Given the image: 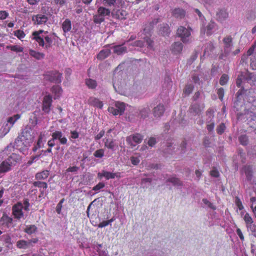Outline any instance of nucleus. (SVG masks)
<instances>
[{
	"instance_id": "f257e3e1",
	"label": "nucleus",
	"mask_w": 256,
	"mask_h": 256,
	"mask_svg": "<svg viewBox=\"0 0 256 256\" xmlns=\"http://www.w3.org/2000/svg\"><path fill=\"white\" fill-rule=\"evenodd\" d=\"M32 132L30 127L26 126L21 134L16 138L14 144L10 143L6 148V150L10 149V150L11 149L15 148L24 154H26L27 150L34 141V136Z\"/></svg>"
},
{
	"instance_id": "f03ea898",
	"label": "nucleus",
	"mask_w": 256,
	"mask_h": 256,
	"mask_svg": "<svg viewBox=\"0 0 256 256\" xmlns=\"http://www.w3.org/2000/svg\"><path fill=\"white\" fill-rule=\"evenodd\" d=\"M21 160L20 156L16 154H12L7 159L0 164V173L10 171L11 167Z\"/></svg>"
},
{
	"instance_id": "7ed1b4c3",
	"label": "nucleus",
	"mask_w": 256,
	"mask_h": 256,
	"mask_svg": "<svg viewBox=\"0 0 256 256\" xmlns=\"http://www.w3.org/2000/svg\"><path fill=\"white\" fill-rule=\"evenodd\" d=\"M44 32L42 30L33 32V39L35 40L40 46H44L45 48L48 49L51 47L52 40L48 36L43 35Z\"/></svg>"
},
{
	"instance_id": "20e7f679",
	"label": "nucleus",
	"mask_w": 256,
	"mask_h": 256,
	"mask_svg": "<svg viewBox=\"0 0 256 256\" xmlns=\"http://www.w3.org/2000/svg\"><path fill=\"white\" fill-rule=\"evenodd\" d=\"M158 20H156L152 22H148L144 25L143 29L142 34H144L145 36H141V38L146 42L147 46L149 49H153L154 48V42L150 38V36L154 25L156 24Z\"/></svg>"
},
{
	"instance_id": "39448f33",
	"label": "nucleus",
	"mask_w": 256,
	"mask_h": 256,
	"mask_svg": "<svg viewBox=\"0 0 256 256\" xmlns=\"http://www.w3.org/2000/svg\"><path fill=\"white\" fill-rule=\"evenodd\" d=\"M190 28H185L180 26L177 30V35L180 38L181 40L184 44H188L192 42Z\"/></svg>"
},
{
	"instance_id": "423d86ee",
	"label": "nucleus",
	"mask_w": 256,
	"mask_h": 256,
	"mask_svg": "<svg viewBox=\"0 0 256 256\" xmlns=\"http://www.w3.org/2000/svg\"><path fill=\"white\" fill-rule=\"evenodd\" d=\"M223 42L224 44V53L220 56L219 58L220 59L225 60L230 54L233 46L232 38L230 36H227L224 38Z\"/></svg>"
},
{
	"instance_id": "0eeeda50",
	"label": "nucleus",
	"mask_w": 256,
	"mask_h": 256,
	"mask_svg": "<svg viewBox=\"0 0 256 256\" xmlns=\"http://www.w3.org/2000/svg\"><path fill=\"white\" fill-rule=\"evenodd\" d=\"M144 138V136L142 134L136 133L130 135L126 138V142L128 144L132 146H134L136 144L140 143Z\"/></svg>"
},
{
	"instance_id": "6e6552de",
	"label": "nucleus",
	"mask_w": 256,
	"mask_h": 256,
	"mask_svg": "<svg viewBox=\"0 0 256 256\" xmlns=\"http://www.w3.org/2000/svg\"><path fill=\"white\" fill-rule=\"evenodd\" d=\"M128 15V12L122 8L114 9L112 12V17L118 20H126Z\"/></svg>"
},
{
	"instance_id": "1a4fd4ad",
	"label": "nucleus",
	"mask_w": 256,
	"mask_h": 256,
	"mask_svg": "<svg viewBox=\"0 0 256 256\" xmlns=\"http://www.w3.org/2000/svg\"><path fill=\"white\" fill-rule=\"evenodd\" d=\"M62 74L58 72H51L48 74H46L44 76V78L51 82L60 84L62 82Z\"/></svg>"
},
{
	"instance_id": "9d476101",
	"label": "nucleus",
	"mask_w": 256,
	"mask_h": 256,
	"mask_svg": "<svg viewBox=\"0 0 256 256\" xmlns=\"http://www.w3.org/2000/svg\"><path fill=\"white\" fill-rule=\"evenodd\" d=\"M98 177L100 179L102 178L103 177H104L106 180L114 179L120 178V173L112 172L102 170L101 172H99L98 174Z\"/></svg>"
},
{
	"instance_id": "9b49d317",
	"label": "nucleus",
	"mask_w": 256,
	"mask_h": 256,
	"mask_svg": "<svg viewBox=\"0 0 256 256\" xmlns=\"http://www.w3.org/2000/svg\"><path fill=\"white\" fill-rule=\"evenodd\" d=\"M52 101V97L50 94L44 96L42 101V110L45 113L48 114L50 112Z\"/></svg>"
},
{
	"instance_id": "f8f14e48",
	"label": "nucleus",
	"mask_w": 256,
	"mask_h": 256,
	"mask_svg": "<svg viewBox=\"0 0 256 256\" xmlns=\"http://www.w3.org/2000/svg\"><path fill=\"white\" fill-rule=\"evenodd\" d=\"M102 4L108 7L120 8L124 5L125 2L123 0H102Z\"/></svg>"
},
{
	"instance_id": "ddd939ff",
	"label": "nucleus",
	"mask_w": 256,
	"mask_h": 256,
	"mask_svg": "<svg viewBox=\"0 0 256 256\" xmlns=\"http://www.w3.org/2000/svg\"><path fill=\"white\" fill-rule=\"evenodd\" d=\"M204 103H195L190 106V111L194 115H199L204 110Z\"/></svg>"
},
{
	"instance_id": "4468645a",
	"label": "nucleus",
	"mask_w": 256,
	"mask_h": 256,
	"mask_svg": "<svg viewBox=\"0 0 256 256\" xmlns=\"http://www.w3.org/2000/svg\"><path fill=\"white\" fill-rule=\"evenodd\" d=\"M20 118V114H16L12 116L9 117L8 118V124L6 126L4 129L6 130L5 133L7 134L13 126L14 123Z\"/></svg>"
},
{
	"instance_id": "2eb2a0df",
	"label": "nucleus",
	"mask_w": 256,
	"mask_h": 256,
	"mask_svg": "<svg viewBox=\"0 0 256 256\" xmlns=\"http://www.w3.org/2000/svg\"><path fill=\"white\" fill-rule=\"evenodd\" d=\"M23 206L22 203L18 202L12 207V214L16 218L20 219L23 217L24 214L22 212Z\"/></svg>"
},
{
	"instance_id": "dca6fc26",
	"label": "nucleus",
	"mask_w": 256,
	"mask_h": 256,
	"mask_svg": "<svg viewBox=\"0 0 256 256\" xmlns=\"http://www.w3.org/2000/svg\"><path fill=\"white\" fill-rule=\"evenodd\" d=\"M216 16L218 22L222 23L228 18V13L225 9H220L216 12Z\"/></svg>"
},
{
	"instance_id": "f3484780",
	"label": "nucleus",
	"mask_w": 256,
	"mask_h": 256,
	"mask_svg": "<svg viewBox=\"0 0 256 256\" xmlns=\"http://www.w3.org/2000/svg\"><path fill=\"white\" fill-rule=\"evenodd\" d=\"M52 136L55 139V140H58L59 142L62 144H66L67 143L68 140L64 136L62 132L56 130L52 134Z\"/></svg>"
},
{
	"instance_id": "a211bd4d",
	"label": "nucleus",
	"mask_w": 256,
	"mask_h": 256,
	"mask_svg": "<svg viewBox=\"0 0 256 256\" xmlns=\"http://www.w3.org/2000/svg\"><path fill=\"white\" fill-rule=\"evenodd\" d=\"M0 238L3 244L4 245L6 248L9 250L12 248V238L9 234H3L0 236Z\"/></svg>"
},
{
	"instance_id": "6ab92c4d",
	"label": "nucleus",
	"mask_w": 256,
	"mask_h": 256,
	"mask_svg": "<svg viewBox=\"0 0 256 256\" xmlns=\"http://www.w3.org/2000/svg\"><path fill=\"white\" fill-rule=\"evenodd\" d=\"M32 20L34 22L35 24H42L46 23L48 18L45 15L38 14L32 16Z\"/></svg>"
},
{
	"instance_id": "aec40b11",
	"label": "nucleus",
	"mask_w": 256,
	"mask_h": 256,
	"mask_svg": "<svg viewBox=\"0 0 256 256\" xmlns=\"http://www.w3.org/2000/svg\"><path fill=\"white\" fill-rule=\"evenodd\" d=\"M114 52L118 55H121L127 52V48L124 44L116 45L112 46Z\"/></svg>"
},
{
	"instance_id": "412c9836",
	"label": "nucleus",
	"mask_w": 256,
	"mask_h": 256,
	"mask_svg": "<svg viewBox=\"0 0 256 256\" xmlns=\"http://www.w3.org/2000/svg\"><path fill=\"white\" fill-rule=\"evenodd\" d=\"M88 103L91 106L98 108H102L103 106V104L102 102L94 97L90 98L88 100Z\"/></svg>"
},
{
	"instance_id": "4be33fe9",
	"label": "nucleus",
	"mask_w": 256,
	"mask_h": 256,
	"mask_svg": "<svg viewBox=\"0 0 256 256\" xmlns=\"http://www.w3.org/2000/svg\"><path fill=\"white\" fill-rule=\"evenodd\" d=\"M218 29L217 24L214 21L210 20L206 26V34L210 36L212 34L214 30Z\"/></svg>"
},
{
	"instance_id": "5701e85b",
	"label": "nucleus",
	"mask_w": 256,
	"mask_h": 256,
	"mask_svg": "<svg viewBox=\"0 0 256 256\" xmlns=\"http://www.w3.org/2000/svg\"><path fill=\"white\" fill-rule=\"evenodd\" d=\"M172 14L177 18L182 19L185 16L186 11L182 8H176L172 10Z\"/></svg>"
},
{
	"instance_id": "b1692460",
	"label": "nucleus",
	"mask_w": 256,
	"mask_h": 256,
	"mask_svg": "<svg viewBox=\"0 0 256 256\" xmlns=\"http://www.w3.org/2000/svg\"><path fill=\"white\" fill-rule=\"evenodd\" d=\"M164 110V106L162 104H159L154 108L153 114L156 118H160L163 114Z\"/></svg>"
},
{
	"instance_id": "393cba45",
	"label": "nucleus",
	"mask_w": 256,
	"mask_h": 256,
	"mask_svg": "<svg viewBox=\"0 0 256 256\" xmlns=\"http://www.w3.org/2000/svg\"><path fill=\"white\" fill-rule=\"evenodd\" d=\"M183 48V44L180 42H176L172 46V50L175 54L180 53Z\"/></svg>"
},
{
	"instance_id": "a878e982",
	"label": "nucleus",
	"mask_w": 256,
	"mask_h": 256,
	"mask_svg": "<svg viewBox=\"0 0 256 256\" xmlns=\"http://www.w3.org/2000/svg\"><path fill=\"white\" fill-rule=\"evenodd\" d=\"M97 12L104 18L106 16H110V14H112V12L109 8L102 6L98 8Z\"/></svg>"
},
{
	"instance_id": "bb28decb",
	"label": "nucleus",
	"mask_w": 256,
	"mask_h": 256,
	"mask_svg": "<svg viewBox=\"0 0 256 256\" xmlns=\"http://www.w3.org/2000/svg\"><path fill=\"white\" fill-rule=\"evenodd\" d=\"M110 54V50L108 48H104L101 50L97 54V58L99 60H103L108 57Z\"/></svg>"
},
{
	"instance_id": "cd10ccee",
	"label": "nucleus",
	"mask_w": 256,
	"mask_h": 256,
	"mask_svg": "<svg viewBox=\"0 0 256 256\" xmlns=\"http://www.w3.org/2000/svg\"><path fill=\"white\" fill-rule=\"evenodd\" d=\"M52 92L54 94V98L56 99L60 97L62 90L59 86H54L52 88Z\"/></svg>"
},
{
	"instance_id": "c85d7f7f",
	"label": "nucleus",
	"mask_w": 256,
	"mask_h": 256,
	"mask_svg": "<svg viewBox=\"0 0 256 256\" xmlns=\"http://www.w3.org/2000/svg\"><path fill=\"white\" fill-rule=\"evenodd\" d=\"M62 27L64 32H70L72 29L71 21L69 19H66L62 22Z\"/></svg>"
},
{
	"instance_id": "c756f323",
	"label": "nucleus",
	"mask_w": 256,
	"mask_h": 256,
	"mask_svg": "<svg viewBox=\"0 0 256 256\" xmlns=\"http://www.w3.org/2000/svg\"><path fill=\"white\" fill-rule=\"evenodd\" d=\"M38 231L37 227L34 224L27 225L24 229V232L28 234H35Z\"/></svg>"
},
{
	"instance_id": "7c9ffc66",
	"label": "nucleus",
	"mask_w": 256,
	"mask_h": 256,
	"mask_svg": "<svg viewBox=\"0 0 256 256\" xmlns=\"http://www.w3.org/2000/svg\"><path fill=\"white\" fill-rule=\"evenodd\" d=\"M150 111L148 106L142 108L139 110V116L140 118L144 119L148 116Z\"/></svg>"
},
{
	"instance_id": "2f4dec72",
	"label": "nucleus",
	"mask_w": 256,
	"mask_h": 256,
	"mask_svg": "<svg viewBox=\"0 0 256 256\" xmlns=\"http://www.w3.org/2000/svg\"><path fill=\"white\" fill-rule=\"evenodd\" d=\"M246 18L252 21L256 19V10H252L247 12L246 15Z\"/></svg>"
},
{
	"instance_id": "473e14b6",
	"label": "nucleus",
	"mask_w": 256,
	"mask_h": 256,
	"mask_svg": "<svg viewBox=\"0 0 256 256\" xmlns=\"http://www.w3.org/2000/svg\"><path fill=\"white\" fill-rule=\"evenodd\" d=\"M29 54L30 56L37 60L42 59L44 56V54L32 50H30Z\"/></svg>"
},
{
	"instance_id": "72a5a7b5",
	"label": "nucleus",
	"mask_w": 256,
	"mask_h": 256,
	"mask_svg": "<svg viewBox=\"0 0 256 256\" xmlns=\"http://www.w3.org/2000/svg\"><path fill=\"white\" fill-rule=\"evenodd\" d=\"M206 123L214 122V111L212 108H208L206 112Z\"/></svg>"
},
{
	"instance_id": "f704fd0d",
	"label": "nucleus",
	"mask_w": 256,
	"mask_h": 256,
	"mask_svg": "<svg viewBox=\"0 0 256 256\" xmlns=\"http://www.w3.org/2000/svg\"><path fill=\"white\" fill-rule=\"evenodd\" d=\"M16 246L19 248L26 249L30 246V242L25 240H20L16 242Z\"/></svg>"
},
{
	"instance_id": "c9c22d12",
	"label": "nucleus",
	"mask_w": 256,
	"mask_h": 256,
	"mask_svg": "<svg viewBox=\"0 0 256 256\" xmlns=\"http://www.w3.org/2000/svg\"><path fill=\"white\" fill-rule=\"evenodd\" d=\"M49 175V172L48 170H44L40 172H38L36 175V180H42L46 179Z\"/></svg>"
},
{
	"instance_id": "e433bc0d",
	"label": "nucleus",
	"mask_w": 256,
	"mask_h": 256,
	"mask_svg": "<svg viewBox=\"0 0 256 256\" xmlns=\"http://www.w3.org/2000/svg\"><path fill=\"white\" fill-rule=\"evenodd\" d=\"M192 12L193 14H196L198 16V19L201 21L202 24H204V21L206 20L204 16L202 14V12L200 10L196 8H192Z\"/></svg>"
},
{
	"instance_id": "4c0bfd02",
	"label": "nucleus",
	"mask_w": 256,
	"mask_h": 256,
	"mask_svg": "<svg viewBox=\"0 0 256 256\" xmlns=\"http://www.w3.org/2000/svg\"><path fill=\"white\" fill-rule=\"evenodd\" d=\"M214 49V46L212 43L208 42L205 46V48L204 50V56H208L210 53Z\"/></svg>"
},
{
	"instance_id": "58836bf2",
	"label": "nucleus",
	"mask_w": 256,
	"mask_h": 256,
	"mask_svg": "<svg viewBox=\"0 0 256 256\" xmlns=\"http://www.w3.org/2000/svg\"><path fill=\"white\" fill-rule=\"evenodd\" d=\"M105 20V18L101 15H100L98 12L96 14L93 16V21L96 24H100L104 22Z\"/></svg>"
},
{
	"instance_id": "ea45409f",
	"label": "nucleus",
	"mask_w": 256,
	"mask_h": 256,
	"mask_svg": "<svg viewBox=\"0 0 256 256\" xmlns=\"http://www.w3.org/2000/svg\"><path fill=\"white\" fill-rule=\"evenodd\" d=\"M167 182H170L174 186H182V182L181 181L176 178L172 177L168 178L166 180Z\"/></svg>"
},
{
	"instance_id": "a19ab883",
	"label": "nucleus",
	"mask_w": 256,
	"mask_h": 256,
	"mask_svg": "<svg viewBox=\"0 0 256 256\" xmlns=\"http://www.w3.org/2000/svg\"><path fill=\"white\" fill-rule=\"evenodd\" d=\"M244 172L248 180H250L252 178V170L250 166H246L244 168Z\"/></svg>"
},
{
	"instance_id": "79ce46f5",
	"label": "nucleus",
	"mask_w": 256,
	"mask_h": 256,
	"mask_svg": "<svg viewBox=\"0 0 256 256\" xmlns=\"http://www.w3.org/2000/svg\"><path fill=\"white\" fill-rule=\"evenodd\" d=\"M116 110H118L120 112L124 113L125 110V104L124 102H117L115 104Z\"/></svg>"
},
{
	"instance_id": "37998d69",
	"label": "nucleus",
	"mask_w": 256,
	"mask_h": 256,
	"mask_svg": "<svg viewBox=\"0 0 256 256\" xmlns=\"http://www.w3.org/2000/svg\"><path fill=\"white\" fill-rule=\"evenodd\" d=\"M86 86L90 88H94L96 86V80L92 79H88L86 80Z\"/></svg>"
},
{
	"instance_id": "c03bdc74",
	"label": "nucleus",
	"mask_w": 256,
	"mask_h": 256,
	"mask_svg": "<svg viewBox=\"0 0 256 256\" xmlns=\"http://www.w3.org/2000/svg\"><path fill=\"white\" fill-rule=\"evenodd\" d=\"M6 48L10 49L12 51L16 52H22L24 50V48L22 47L18 46L17 45L8 46H7Z\"/></svg>"
},
{
	"instance_id": "a18cd8bd",
	"label": "nucleus",
	"mask_w": 256,
	"mask_h": 256,
	"mask_svg": "<svg viewBox=\"0 0 256 256\" xmlns=\"http://www.w3.org/2000/svg\"><path fill=\"white\" fill-rule=\"evenodd\" d=\"M202 202L204 204L205 206H208V208L216 210V206L213 204L212 202H210L206 198H203L202 200Z\"/></svg>"
},
{
	"instance_id": "49530a36",
	"label": "nucleus",
	"mask_w": 256,
	"mask_h": 256,
	"mask_svg": "<svg viewBox=\"0 0 256 256\" xmlns=\"http://www.w3.org/2000/svg\"><path fill=\"white\" fill-rule=\"evenodd\" d=\"M240 143L244 146H246L248 144V138L246 135L240 136L238 138Z\"/></svg>"
},
{
	"instance_id": "de8ad7c7",
	"label": "nucleus",
	"mask_w": 256,
	"mask_h": 256,
	"mask_svg": "<svg viewBox=\"0 0 256 256\" xmlns=\"http://www.w3.org/2000/svg\"><path fill=\"white\" fill-rule=\"evenodd\" d=\"M34 186L38 188H42L46 189L48 188V184L45 182H42L40 181L34 182Z\"/></svg>"
},
{
	"instance_id": "09e8293b",
	"label": "nucleus",
	"mask_w": 256,
	"mask_h": 256,
	"mask_svg": "<svg viewBox=\"0 0 256 256\" xmlns=\"http://www.w3.org/2000/svg\"><path fill=\"white\" fill-rule=\"evenodd\" d=\"M104 149H99L96 150L94 154V156L97 158H102L104 156Z\"/></svg>"
},
{
	"instance_id": "8fccbe9b",
	"label": "nucleus",
	"mask_w": 256,
	"mask_h": 256,
	"mask_svg": "<svg viewBox=\"0 0 256 256\" xmlns=\"http://www.w3.org/2000/svg\"><path fill=\"white\" fill-rule=\"evenodd\" d=\"M206 6H214L216 4L218 0H203Z\"/></svg>"
},
{
	"instance_id": "3c124183",
	"label": "nucleus",
	"mask_w": 256,
	"mask_h": 256,
	"mask_svg": "<svg viewBox=\"0 0 256 256\" xmlns=\"http://www.w3.org/2000/svg\"><path fill=\"white\" fill-rule=\"evenodd\" d=\"M194 86L192 84H187L184 89V92L186 94L188 95L192 92Z\"/></svg>"
},
{
	"instance_id": "603ef678",
	"label": "nucleus",
	"mask_w": 256,
	"mask_h": 256,
	"mask_svg": "<svg viewBox=\"0 0 256 256\" xmlns=\"http://www.w3.org/2000/svg\"><path fill=\"white\" fill-rule=\"evenodd\" d=\"M228 80V76L227 74H224L222 76L220 80V84L222 86H224L226 84Z\"/></svg>"
},
{
	"instance_id": "864d4df0",
	"label": "nucleus",
	"mask_w": 256,
	"mask_h": 256,
	"mask_svg": "<svg viewBox=\"0 0 256 256\" xmlns=\"http://www.w3.org/2000/svg\"><path fill=\"white\" fill-rule=\"evenodd\" d=\"M14 35L19 39L24 38L25 36L24 32L20 30H16L14 32Z\"/></svg>"
},
{
	"instance_id": "5fc2aeb1",
	"label": "nucleus",
	"mask_w": 256,
	"mask_h": 256,
	"mask_svg": "<svg viewBox=\"0 0 256 256\" xmlns=\"http://www.w3.org/2000/svg\"><path fill=\"white\" fill-rule=\"evenodd\" d=\"M104 146L106 147L109 149L114 150V144L112 140H109L108 139L106 140L104 142Z\"/></svg>"
},
{
	"instance_id": "6e6d98bb",
	"label": "nucleus",
	"mask_w": 256,
	"mask_h": 256,
	"mask_svg": "<svg viewBox=\"0 0 256 256\" xmlns=\"http://www.w3.org/2000/svg\"><path fill=\"white\" fill-rule=\"evenodd\" d=\"M248 230L254 234L256 232V225L252 222L246 225Z\"/></svg>"
},
{
	"instance_id": "4d7b16f0",
	"label": "nucleus",
	"mask_w": 256,
	"mask_h": 256,
	"mask_svg": "<svg viewBox=\"0 0 256 256\" xmlns=\"http://www.w3.org/2000/svg\"><path fill=\"white\" fill-rule=\"evenodd\" d=\"M225 129V124L224 123H221L216 128V132L218 134H222L224 132Z\"/></svg>"
},
{
	"instance_id": "13d9d810",
	"label": "nucleus",
	"mask_w": 256,
	"mask_h": 256,
	"mask_svg": "<svg viewBox=\"0 0 256 256\" xmlns=\"http://www.w3.org/2000/svg\"><path fill=\"white\" fill-rule=\"evenodd\" d=\"M108 110L110 113L114 115L122 114V112H120L118 110H116V106L110 107L108 108Z\"/></svg>"
},
{
	"instance_id": "bf43d9fd",
	"label": "nucleus",
	"mask_w": 256,
	"mask_h": 256,
	"mask_svg": "<svg viewBox=\"0 0 256 256\" xmlns=\"http://www.w3.org/2000/svg\"><path fill=\"white\" fill-rule=\"evenodd\" d=\"M108 110L110 113L114 115L122 114V112H120L118 110H116V106L110 107L108 108Z\"/></svg>"
},
{
	"instance_id": "052dcab7",
	"label": "nucleus",
	"mask_w": 256,
	"mask_h": 256,
	"mask_svg": "<svg viewBox=\"0 0 256 256\" xmlns=\"http://www.w3.org/2000/svg\"><path fill=\"white\" fill-rule=\"evenodd\" d=\"M244 220L246 222V225L253 222L252 219V217L250 216L248 213H246L244 217Z\"/></svg>"
},
{
	"instance_id": "680f3d73",
	"label": "nucleus",
	"mask_w": 256,
	"mask_h": 256,
	"mask_svg": "<svg viewBox=\"0 0 256 256\" xmlns=\"http://www.w3.org/2000/svg\"><path fill=\"white\" fill-rule=\"evenodd\" d=\"M132 164L134 166L138 165L140 162V157L132 156L130 158Z\"/></svg>"
},
{
	"instance_id": "e2e57ef3",
	"label": "nucleus",
	"mask_w": 256,
	"mask_h": 256,
	"mask_svg": "<svg viewBox=\"0 0 256 256\" xmlns=\"http://www.w3.org/2000/svg\"><path fill=\"white\" fill-rule=\"evenodd\" d=\"M9 16V14L6 10H0V20H4L6 18Z\"/></svg>"
},
{
	"instance_id": "0e129e2a",
	"label": "nucleus",
	"mask_w": 256,
	"mask_h": 256,
	"mask_svg": "<svg viewBox=\"0 0 256 256\" xmlns=\"http://www.w3.org/2000/svg\"><path fill=\"white\" fill-rule=\"evenodd\" d=\"M235 203L236 206H238V208L240 210H242L244 208V206H242V202L238 198L236 197L235 200Z\"/></svg>"
},
{
	"instance_id": "69168bd1",
	"label": "nucleus",
	"mask_w": 256,
	"mask_h": 256,
	"mask_svg": "<svg viewBox=\"0 0 256 256\" xmlns=\"http://www.w3.org/2000/svg\"><path fill=\"white\" fill-rule=\"evenodd\" d=\"M113 86L116 91L118 92H120L121 90V86L119 84L118 81H116V80H114L113 82Z\"/></svg>"
},
{
	"instance_id": "338daca9",
	"label": "nucleus",
	"mask_w": 256,
	"mask_h": 256,
	"mask_svg": "<svg viewBox=\"0 0 256 256\" xmlns=\"http://www.w3.org/2000/svg\"><path fill=\"white\" fill-rule=\"evenodd\" d=\"M132 46H138L140 48H142L144 46V42L142 40H136L132 44Z\"/></svg>"
},
{
	"instance_id": "774afa93",
	"label": "nucleus",
	"mask_w": 256,
	"mask_h": 256,
	"mask_svg": "<svg viewBox=\"0 0 256 256\" xmlns=\"http://www.w3.org/2000/svg\"><path fill=\"white\" fill-rule=\"evenodd\" d=\"M206 124H207L206 128H207V130H208V131L210 132H212L214 129V126H215L214 121L211 122L206 123Z\"/></svg>"
}]
</instances>
